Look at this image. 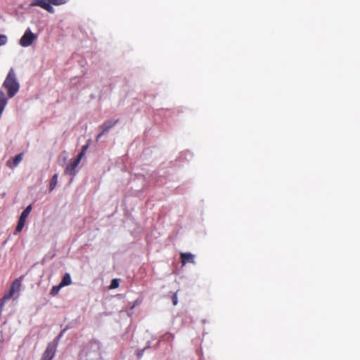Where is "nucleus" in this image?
<instances>
[{
    "mask_svg": "<svg viewBox=\"0 0 360 360\" xmlns=\"http://www.w3.org/2000/svg\"><path fill=\"white\" fill-rule=\"evenodd\" d=\"M3 87L7 91V99L15 96L20 89V84L15 78V74L13 69L8 72L4 83Z\"/></svg>",
    "mask_w": 360,
    "mask_h": 360,
    "instance_id": "f257e3e1",
    "label": "nucleus"
},
{
    "mask_svg": "<svg viewBox=\"0 0 360 360\" xmlns=\"http://www.w3.org/2000/svg\"><path fill=\"white\" fill-rule=\"evenodd\" d=\"M21 282L18 279H15L11 285L8 292H6L4 297L0 300V311L4 306V304L9 300L15 292L20 290Z\"/></svg>",
    "mask_w": 360,
    "mask_h": 360,
    "instance_id": "f03ea898",
    "label": "nucleus"
},
{
    "mask_svg": "<svg viewBox=\"0 0 360 360\" xmlns=\"http://www.w3.org/2000/svg\"><path fill=\"white\" fill-rule=\"evenodd\" d=\"M37 39V34H34L30 28H27L19 41V44L22 47H27Z\"/></svg>",
    "mask_w": 360,
    "mask_h": 360,
    "instance_id": "7ed1b4c3",
    "label": "nucleus"
},
{
    "mask_svg": "<svg viewBox=\"0 0 360 360\" xmlns=\"http://www.w3.org/2000/svg\"><path fill=\"white\" fill-rule=\"evenodd\" d=\"M82 159V155H78L75 160H70L66 165L64 173L74 176L76 174V169L78 167Z\"/></svg>",
    "mask_w": 360,
    "mask_h": 360,
    "instance_id": "20e7f679",
    "label": "nucleus"
},
{
    "mask_svg": "<svg viewBox=\"0 0 360 360\" xmlns=\"http://www.w3.org/2000/svg\"><path fill=\"white\" fill-rule=\"evenodd\" d=\"M56 349V343H49L42 354L41 360H52L55 356Z\"/></svg>",
    "mask_w": 360,
    "mask_h": 360,
    "instance_id": "39448f33",
    "label": "nucleus"
},
{
    "mask_svg": "<svg viewBox=\"0 0 360 360\" xmlns=\"http://www.w3.org/2000/svg\"><path fill=\"white\" fill-rule=\"evenodd\" d=\"M31 6H40L50 13H53L55 11L53 6H51L50 0H34L31 3Z\"/></svg>",
    "mask_w": 360,
    "mask_h": 360,
    "instance_id": "423d86ee",
    "label": "nucleus"
},
{
    "mask_svg": "<svg viewBox=\"0 0 360 360\" xmlns=\"http://www.w3.org/2000/svg\"><path fill=\"white\" fill-rule=\"evenodd\" d=\"M180 259L182 266H184L187 263H195V255L190 252H181L180 253Z\"/></svg>",
    "mask_w": 360,
    "mask_h": 360,
    "instance_id": "0eeeda50",
    "label": "nucleus"
},
{
    "mask_svg": "<svg viewBox=\"0 0 360 360\" xmlns=\"http://www.w3.org/2000/svg\"><path fill=\"white\" fill-rule=\"evenodd\" d=\"M22 158H23V153H21L15 155L13 160H8L7 161L6 165L8 167H9L11 168L15 167L22 161Z\"/></svg>",
    "mask_w": 360,
    "mask_h": 360,
    "instance_id": "6e6552de",
    "label": "nucleus"
},
{
    "mask_svg": "<svg viewBox=\"0 0 360 360\" xmlns=\"http://www.w3.org/2000/svg\"><path fill=\"white\" fill-rule=\"evenodd\" d=\"M119 120H108L105 122L100 127L103 133H105L108 131L111 128H112L117 122Z\"/></svg>",
    "mask_w": 360,
    "mask_h": 360,
    "instance_id": "1a4fd4ad",
    "label": "nucleus"
},
{
    "mask_svg": "<svg viewBox=\"0 0 360 360\" xmlns=\"http://www.w3.org/2000/svg\"><path fill=\"white\" fill-rule=\"evenodd\" d=\"M71 283H72V280H71L70 275L68 273H66L63 276V277L60 283V286L64 287V286L70 285Z\"/></svg>",
    "mask_w": 360,
    "mask_h": 360,
    "instance_id": "9d476101",
    "label": "nucleus"
},
{
    "mask_svg": "<svg viewBox=\"0 0 360 360\" xmlns=\"http://www.w3.org/2000/svg\"><path fill=\"white\" fill-rule=\"evenodd\" d=\"M58 183V174H55L51 180L50 184H49V191H52L55 187L56 186Z\"/></svg>",
    "mask_w": 360,
    "mask_h": 360,
    "instance_id": "9b49d317",
    "label": "nucleus"
},
{
    "mask_svg": "<svg viewBox=\"0 0 360 360\" xmlns=\"http://www.w3.org/2000/svg\"><path fill=\"white\" fill-rule=\"evenodd\" d=\"M63 288L62 286H60V285H55V286H53L51 291H50V295H52V296H56L58 294L60 288Z\"/></svg>",
    "mask_w": 360,
    "mask_h": 360,
    "instance_id": "f8f14e48",
    "label": "nucleus"
},
{
    "mask_svg": "<svg viewBox=\"0 0 360 360\" xmlns=\"http://www.w3.org/2000/svg\"><path fill=\"white\" fill-rule=\"evenodd\" d=\"M51 6H60L65 4L67 2V0H50Z\"/></svg>",
    "mask_w": 360,
    "mask_h": 360,
    "instance_id": "ddd939ff",
    "label": "nucleus"
},
{
    "mask_svg": "<svg viewBox=\"0 0 360 360\" xmlns=\"http://www.w3.org/2000/svg\"><path fill=\"white\" fill-rule=\"evenodd\" d=\"M65 331V329L63 330L60 332V333L53 340V341L51 342L50 343H56V346L57 347L58 345V342H59L60 339L62 338V336L63 335V333Z\"/></svg>",
    "mask_w": 360,
    "mask_h": 360,
    "instance_id": "4468645a",
    "label": "nucleus"
},
{
    "mask_svg": "<svg viewBox=\"0 0 360 360\" xmlns=\"http://www.w3.org/2000/svg\"><path fill=\"white\" fill-rule=\"evenodd\" d=\"M118 286H119V280L117 278L112 279L111 281L110 285V288L115 289V288H118Z\"/></svg>",
    "mask_w": 360,
    "mask_h": 360,
    "instance_id": "2eb2a0df",
    "label": "nucleus"
},
{
    "mask_svg": "<svg viewBox=\"0 0 360 360\" xmlns=\"http://www.w3.org/2000/svg\"><path fill=\"white\" fill-rule=\"evenodd\" d=\"M24 226H25L23 224L18 222V224L16 226L15 230L14 231V234L17 235L18 233H20L22 230Z\"/></svg>",
    "mask_w": 360,
    "mask_h": 360,
    "instance_id": "dca6fc26",
    "label": "nucleus"
},
{
    "mask_svg": "<svg viewBox=\"0 0 360 360\" xmlns=\"http://www.w3.org/2000/svg\"><path fill=\"white\" fill-rule=\"evenodd\" d=\"M7 42V37L4 34H0V46L5 45Z\"/></svg>",
    "mask_w": 360,
    "mask_h": 360,
    "instance_id": "f3484780",
    "label": "nucleus"
},
{
    "mask_svg": "<svg viewBox=\"0 0 360 360\" xmlns=\"http://www.w3.org/2000/svg\"><path fill=\"white\" fill-rule=\"evenodd\" d=\"M172 303L175 306L178 303V299H177V294L176 292L174 293L172 296Z\"/></svg>",
    "mask_w": 360,
    "mask_h": 360,
    "instance_id": "a211bd4d",
    "label": "nucleus"
},
{
    "mask_svg": "<svg viewBox=\"0 0 360 360\" xmlns=\"http://www.w3.org/2000/svg\"><path fill=\"white\" fill-rule=\"evenodd\" d=\"M87 148H88L87 145L84 146L82 147V150L81 153L78 155H82V158L84 156V155L85 153V151L87 149Z\"/></svg>",
    "mask_w": 360,
    "mask_h": 360,
    "instance_id": "6ab92c4d",
    "label": "nucleus"
},
{
    "mask_svg": "<svg viewBox=\"0 0 360 360\" xmlns=\"http://www.w3.org/2000/svg\"><path fill=\"white\" fill-rule=\"evenodd\" d=\"M30 213H28L27 212L23 210V212L21 213L20 216L22 218H25V219H27V217L29 216Z\"/></svg>",
    "mask_w": 360,
    "mask_h": 360,
    "instance_id": "aec40b11",
    "label": "nucleus"
},
{
    "mask_svg": "<svg viewBox=\"0 0 360 360\" xmlns=\"http://www.w3.org/2000/svg\"><path fill=\"white\" fill-rule=\"evenodd\" d=\"M25 221H26V219L20 217L19 220H18L19 223H20L25 226Z\"/></svg>",
    "mask_w": 360,
    "mask_h": 360,
    "instance_id": "412c9836",
    "label": "nucleus"
},
{
    "mask_svg": "<svg viewBox=\"0 0 360 360\" xmlns=\"http://www.w3.org/2000/svg\"><path fill=\"white\" fill-rule=\"evenodd\" d=\"M32 210V207L31 205H30L24 210L27 212L28 213H30Z\"/></svg>",
    "mask_w": 360,
    "mask_h": 360,
    "instance_id": "4be33fe9",
    "label": "nucleus"
},
{
    "mask_svg": "<svg viewBox=\"0 0 360 360\" xmlns=\"http://www.w3.org/2000/svg\"><path fill=\"white\" fill-rule=\"evenodd\" d=\"M104 134L105 133H103V131H101V132L98 134V136H96V141H98Z\"/></svg>",
    "mask_w": 360,
    "mask_h": 360,
    "instance_id": "5701e85b",
    "label": "nucleus"
}]
</instances>
